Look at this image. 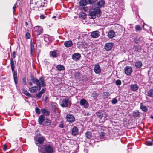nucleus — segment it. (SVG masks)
I'll return each instance as SVG.
<instances>
[{
	"mask_svg": "<svg viewBox=\"0 0 153 153\" xmlns=\"http://www.w3.org/2000/svg\"><path fill=\"white\" fill-rule=\"evenodd\" d=\"M31 81L33 83L36 84L39 88V90H40L42 87H44L46 86L45 81L42 76L39 79L33 77L31 79Z\"/></svg>",
	"mask_w": 153,
	"mask_h": 153,
	"instance_id": "1",
	"label": "nucleus"
},
{
	"mask_svg": "<svg viewBox=\"0 0 153 153\" xmlns=\"http://www.w3.org/2000/svg\"><path fill=\"white\" fill-rule=\"evenodd\" d=\"M101 11L99 8H95L91 9L89 11V14L92 18L94 19L96 16H99L101 15Z\"/></svg>",
	"mask_w": 153,
	"mask_h": 153,
	"instance_id": "2",
	"label": "nucleus"
},
{
	"mask_svg": "<svg viewBox=\"0 0 153 153\" xmlns=\"http://www.w3.org/2000/svg\"><path fill=\"white\" fill-rule=\"evenodd\" d=\"M53 147L49 145L43 146L39 150L40 153H53Z\"/></svg>",
	"mask_w": 153,
	"mask_h": 153,
	"instance_id": "3",
	"label": "nucleus"
},
{
	"mask_svg": "<svg viewBox=\"0 0 153 153\" xmlns=\"http://www.w3.org/2000/svg\"><path fill=\"white\" fill-rule=\"evenodd\" d=\"M97 116L100 119V122H103L105 120V119L107 116V115L104 112H98L96 113Z\"/></svg>",
	"mask_w": 153,
	"mask_h": 153,
	"instance_id": "4",
	"label": "nucleus"
},
{
	"mask_svg": "<svg viewBox=\"0 0 153 153\" xmlns=\"http://www.w3.org/2000/svg\"><path fill=\"white\" fill-rule=\"evenodd\" d=\"M34 140L36 144L38 147H39L43 144L44 141V138L42 137H35Z\"/></svg>",
	"mask_w": 153,
	"mask_h": 153,
	"instance_id": "5",
	"label": "nucleus"
},
{
	"mask_svg": "<svg viewBox=\"0 0 153 153\" xmlns=\"http://www.w3.org/2000/svg\"><path fill=\"white\" fill-rule=\"evenodd\" d=\"M69 99L67 97H65L60 102L61 105L62 107H67L69 102Z\"/></svg>",
	"mask_w": 153,
	"mask_h": 153,
	"instance_id": "6",
	"label": "nucleus"
},
{
	"mask_svg": "<svg viewBox=\"0 0 153 153\" xmlns=\"http://www.w3.org/2000/svg\"><path fill=\"white\" fill-rule=\"evenodd\" d=\"M35 31L37 35H39L43 32L42 27L40 26H36L34 27Z\"/></svg>",
	"mask_w": 153,
	"mask_h": 153,
	"instance_id": "7",
	"label": "nucleus"
},
{
	"mask_svg": "<svg viewBox=\"0 0 153 153\" xmlns=\"http://www.w3.org/2000/svg\"><path fill=\"white\" fill-rule=\"evenodd\" d=\"M66 119V120L69 122H73L75 120V118L74 116L71 114H67Z\"/></svg>",
	"mask_w": 153,
	"mask_h": 153,
	"instance_id": "8",
	"label": "nucleus"
},
{
	"mask_svg": "<svg viewBox=\"0 0 153 153\" xmlns=\"http://www.w3.org/2000/svg\"><path fill=\"white\" fill-rule=\"evenodd\" d=\"M79 103L81 106L85 108H87L89 106L88 103L84 99H82L80 100Z\"/></svg>",
	"mask_w": 153,
	"mask_h": 153,
	"instance_id": "9",
	"label": "nucleus"
},
{
	"mask_svg": "<svg viewBox=\"0 0 153 153\" xmlns=\"http://www.w3.org/2000/svg\"><path fill=\"white\" fill-rule=\"evenodd\" d=\"M114 45V44L111 42L106 43L104 45V49L107 51L110 50Z\"/></svg>",
	"mask_w": 153,
	"mask_h": 153,
	"instance_id": "10",
	"label": "nucleus"
},
{
	"mask_svg": "<svg viewBox=\"0 0 153 153\" xmlns=\"http://www.w3.org/2000/svg\"><path fill=\"white\" fill-rule=\"evenodd\" d=\"M124 71L125 74L127 75H130L132 72V68L129 66H126L125 68Z\"/></svg>",
	"mask_w": 153,
	"mask_h": 153,
	"instance_id": "11",
	"label": "nucleus"
},
{
	"mask_svg": "<svg viewBox=\"0 0 153 153\" xmlns=\"http://www.w3.org/2000/svg\"><path fill=\"white\" fill-rule=\"evenodd\" d=\"M143 40V38L142 37L139 35H136L134 39V41L135 42L137 43L142 42Z\"/></svg>",
	"mask_w": 153,
	"mask_h": 153,
	"instance_id": "12",
	"label": "nucleus"
},
{
	"mask_svg": "<svg viewBox=\"0 0 153 153\" xmlns=\"http://www.w3.org/2000/svg\"><path fill=\"white\" fill-rule=\"evenodd\" d=\"M94 70L96 74H99L101 72V68L98 64H96L95 65Z\"/></svg>",
	"mask_w": 153,
	"mask_h": 153,
	"instance_id": "13",
	"label": "nucleus"
},
{
	"mask_svg": "<svg viewBox=\"0 0 153 153\" xmlns=\"http://www.w3.org/2000/svg\"><path fill=\"white\" fill-rule=\"evenodd\" d=\"M36 0H33L32 3L30 4V5L34 4L37 6V7H41L42 6L41 2L40 0L38 1H36Z\"/></svg>",
	"mask_w": 153,
	"mask_h": 153,
	"instance_id": "14",
	"label": "nucleus"
},
{
	"mask_svg": "<svg viewBox=\"0 0 153 153\" xmlns=\"http://www.w3.org/2000/svg\"><path fill=\"white\" fill-rule=\"evenodd\" d=\"M72 135L73 136H76L79 133V130L76 126H74L73 127L71 131Z\"/></svg>",
	"mask_w": 153,
	"mask_h": 153,
	"instance_id": "15",
	"label": "nucleus"
},
{
	"mask_svg": "<svg viewBox=\"0 0 153 153\" xmlns=\"http://www.w3.org/2000/svg\"><path fill=\"white\" fill-rule=\"evenodd\" d=\"M100 35L99 32L97 30L93 31L91 34V37L93 38H97Z\"/></svg>",
	"mask_w": 153,
	"mask_h": 153,
	"instance_id": "16",
	"label": "nucleus"
},
{
	"mask_svg": "<svg viewBox=\"0 0 153 153\" xmlns=\"http://www.w3.org/2000/svg\"><path fill=\"white\" fill-rule=\"evenodd\" d=\"M81 57L80 54L78 53H75L72 55V59L75 60H79Z\"/></svg>",
	"mask_w": 153,
	"mask_h": 153,
	"instance_id": "17",
	"label": "nucleus"
},
{
	"mask_svg": "<svg viewBox=\"0 0 153 153\" xmlns=\"http://www.w3.org/2000/svg\"><path fill=\"white\" fill-rule=\"evenodd\" d=\"M108 36L110 38H112L115 36V32L112 30H110L108 33Z\"/></svg>",
	"mask_w": 153,
	"mask_h": 153,
	"instance_id": "18",
	"label": "nucleus"
},
{
	"mask_svg": "<svg viewBox=\"0 0 153 153\" xmlns=\"http://www.w3.org/2000/svg\"><path fill=\"white\" fill-rule=\"evenodd\" d=\"M39 88L37 86H34L29 88V91L32 93H35L39 90Z\"/></svg>",
	"mask_w": 153,
	"mask_h": 153,
	"instance_id": "19",
	"label": "nucleus"
},
{
	"mask_svg": "<svg viewBox=\"0 0 153 153\" xmlns=\"http://www.w3.org/2000/svg\"><path fill=\"white\" fill-rule=\"evenodd\" d=\"M105 4V2L104 0H101L99 1L97 3V6L98 7L97 8H99L104 6Z\"/></svg>",
	"mask_w": 153,
	"mask_h": 153,
	"instance_id": "20",
	"label": "nucleus"
},
{
	"mask_svg": "<svg viewBox=\"0 0 153 153\" xmlns=\"http://www.w3.org/2000/svg\"><path fill=\"white\" fill-rule=\"evenodd\" d=\"M45 91V90L44 89H42L40 91L36 94V97L39 99L40 98L42 95L44 93Z\"/></svg>",
	"mask_w": 153,
	"mask_h": 153,
	"instance_id": "21",
	"label": "nucleus"
},
{
	"mask_svg": "<svg viewBox=\"0 0 153 153\" xmlns=\"http://www.w3.org/2000/svg\"><path fill=\"white\" fill-rule=\"evenodd\" d=\"M64 45L66 47H69L72 45L73 43L71 41H67L65 42Z\"/></svg>",
	"mask_w": 153,
	"mask_h": 153,
	"instance_id": "22",
	"label": "nucleus"
},
{
	"mask_svg": "<svg viewBox=\"0 0 153 153\" xmlns=\"http://www.w3.org/2000/svg\"><path fill=\"white\" fill-rule=\"evenodd\" d=\"M88 0H81L79 2L80 5L83 6H86L88 4V2L87 1Z\"/></svg>",
	"mask_w": 153,
	"mask_h": 153,
	"instance_id": "23",
	"label": "nucleus"
},
{
	"mask_svg": "<svg viewBox=\"0 0 153 153\" xmlns=\"http://www.w3.org/2000/svg\"><path fill=\"white\" fill-rule=\"evenodd\" d=\"M51 123V121L50 120L48 119H45L42 124L44 126H48L50 125Z\"/></svg>",
	"mask_w": 153,
	"mask_h": 153,
	"instance_id": "24",
	"label": "nucleus"
},
{
	"mask_svg": "<svg viewBox=\"0 0 153 153\" xmlns=\"http://www.w3.org/2000/svg\"><path fill=\"white\" fill-rule=\"evenodd\" d=\"M138 88V86L136 84H133L131 85V89L133 91H136Z\"/></svg>",
	"mask_w": 153,
	"mask_h": 153,
	"instance_id": "25",
	"label": "nucleus"
},
{
	"mask_svg": "<svg viewBox=\"0 0 153 153\" xmlns=\"http://www.w3.org/2000/svg\"><path fill=\"white\" fill-rule=\"evenodd\" d=\"M45 120L43 115H41L39 118V122L40 125H42L43 123L44 120Z\"/></svg>",
	"mask_w": 153,
	"mask_h": 153,
	"instance_id": "26",
	"label": "nucleus"
},
{
	"mask_svg": "<svg viewBox=\"0 0 153 153\" xmlns=\"http://www.w3.org/2000/svg\"><path fill=\"white\" fill-rule=\"evenodd\" d=\"M142 62L140 61L137 62L135 63V65L137 68H140L142 66Z\"/></svg>",
	"mask_w": 153,
	"mask_h": 153,
	"instance_id": "27",
	"label": "nucleus"
},
{
	"mask_svg": "<svg viewBox=\"0 0 153 153\" xmlns=\"http://www.w3.org/2000/svg\"><path fill=\"white\" fill-rule=\"evenodd\" d=\"M13 78L14 82L16 84L17 83V72L16 71H14L13 72Z\"/></svg>",
	"mask_w": 153,
	"mask_h": 153,
	"instance_id": "28",
	"label": "nucleus"
},
{
	"mask_svg": "<svg viewBox=\"0 0 153 153\" xmlns=\"http://www.w3.org/2000/svg\"><path fill=\"white\" fill-rule=\"evenodd\" d=\"M50 55L53 57H57L56 51L55 50H54L53 51H51L50 52Z\"/></svg>",
	"mask_w": 153,
	"mask_h": 153,
	"instance_id": "29",
	"label": "nucleus"
},
{
	"mask_svg": "<svg viewBox=\"0 0 153 153\" xmlns=\"http://www.w3.org/2000/svg\"><path fill=\"white\" fill-rule=\"evenodd\" d=\"M41 111L42 113L44 114L46 116H48L50 114V112L48 110L45 109H41Z\"/></svg>",
	"mask_w": 153,
	"mask_h": 153,
	"instance_id": "30",
	"label": "nucleus"
},
{
	"mask_svg": "<svg viewBox=\"0 0 153 153\" xmlns=\"http://www.w3.org/2000/svg\"><path fill=\"white\" fill-rule=\"evenodd\" d=\"M147 95L150 97H153V89H150L147 92Z\"/></svg>",
	"mask_w": 153,
	"mask_h": 153,
	"instance_id": "31",
	"label": "nucleus"
},
{
	"mask_svg": "<svg viewBox=\"0 0 153 153\" xmlns=\"http://www.w3.org/2000/svg\"><path fill=\"white\" fill-rule=\"evenodd\" d=\"M56 69L59 71L63 70L65 69L63 66L61 65H59L56 66Z\"/></svg>",
	"mask_w": 153,
	"mask_h": 153,
	"instance_id": "32",
	"label": "nucleus"
},
{
	"mask_svg": "<svg viewBox=\"0 0 153 153\" xmlns=\"http://www.w3.org/2000/svg\"><path fill=\"white\" fill-rule=\"evenodd\" d=\"M85 135L87 138L90 139L92 137V134L91 132L87 131L85 133Z\"/></svg>",
	"mask_w": 153,
	"mask_h": 153,
	"instance_id": "33",
	"label": "nucleus"
},
{
	"mask_svg": "<svg viewBox=\"0 0 153 153\" xmlns=\"http://www.w3.org/2000/svg\"><path fill=\"white\" fill-rule=\"evenodd\" d=\"M139 112L138 111H134L133 113V116L135 117H137L139 116Z\"/></svg>",
	"mask_w": 153,
	"mask_h": 153,
	"instance_id": "34",
	"label": "nucleus"
},
{
	"mask_svg": "<svg viewBox=\"0 0 153 153\" xmlns=\"http://www.w3.org/2000/svg\"><path fill=\"white\" fill-rule=\"evenodd\" d=\"M140 108L143 111L146 112L147 111V108L144 105L141 104Z\"/></svg>",
	"mask_w": 153,
	"mask_h": 153,
	"instance_id": "35",
	"label": "nucleus"
},
{
	"mask_svg": "<svg viewBox=\"0 0 153 153\" xmlns=\"http://www.w3.org/2000/svg\"><path fill=\"white\" fill-rule=\"evenodd\" d=\"M110 94L108 92H105L103 93V96L104 98H107L110 95Z\"/></svg>",
	"mask_w": 153,
	"mask_h": 153,
	"instance_id": "36",
	"label": "nucleus"
},
{
	"mask_svg": "<svg viewBox=\"0 0 153 153\" xmlns=\"http://www.w3.org/2000/svg\"><path fill=\"white\" fill-rule=\"evenodd\" d=\"M75 78L77 79H79L80 78V74L79 72H76L75 74Z\"/></svg>",
	"mask_w": 153,
	"mask_h": 153,
	"instance_id": "37",
	"label": "nucleus"
},
{
	"mask_svg": "<svg viewBox=\"0 0 153 153\" xmlns=\"http://www.w3.org/2000/svg\"><path fill=\"white\" fill-rule=\"evenodd\" d=\"M98 95L95 91H94L92 94V96L94 99L97 98L98 97Z\"/></svg>",
	"mask_w": 153,
	"mask_h": 153,
	"instance_id": "38",
	"label": "nucleus"
},
{
	"mask_svg": "<svg viewBox=\"0 0 153 153\" xmlns=\"http://www.w3.org/2000/svg\"><path fill=\"white\" fill-rule=\"evenodd\" d=\"M136 30L137 31H141L142 30V29L140 26L137 25L135 27Z\"/></svg>",
	"mask_w": 153,
	"mask_h": 153,
	"instance_id": "39",
	"label": "nucleus"
},
{
	"mask_svg": "<svg viewBox=\"0 0 153 153\" xmlns=\"http://www.w3.org/2000/svg\"><path fill=\"white\" fill-rule=\"evenodd\" d=\"M145 144L148 146H152L153 144V143L151 141H147L146 142Z\"/></svg>",
	"mask_w": 153,
	"mask_h": 153,
	"instance_id": "40",
	"label": "nucleus"
},
{
	"mask_svg": "<svg viewBox=\"0 0 153 153\" xmlns=\"http://www.w3.org/2000/svg\"><path fill=\"white\" fill-rule=\"evenodd\" d=\"M24 93L25 95L28 97H31V95L26 90L24 91Z\"/></svg>",
	"mask_w": 153,
	"mask_h": 153,
	"instance_id": "41",
	"label": "nucleus"
},
{
	"mask_svg": "<svg viewBox=\"0 0 153 153\" xmlns=\"http://www.w3.org/2000/svg\"><path fill=\"white\" fill-rule=\"evenodd\" d=\"M49 37L48 35H45L44 36V39L46 42H48L49 41Z\"/></svg>",
	"mask_w": 153,
	"mask_h": 153,
	"instance_id": "42",
	"label": "nucleus"
},
{
	"mask_svg": "<svg viewBox=\"0 0 153 153\" xmlns=\"http://www.w3.org/2000/svg\"><path fill=\"white\" fill-rule=\"evenodd\" d=\"M117 99L115 98H113L111 101V102L113 104H114L117 103Z\"/></svg>",
	"mask_w": 153,
	"mask_h": 153,
	"instance_id": "43",
	"label": "nucleus"
},
{
	"mask_svg": "<svg viewBox=\"0 0 153 153\" xmlns=\"http://www.w3.org/2000/svg\"><path fill=\"white\" fill-rule=\"evenodd\" d=\"M98 0H88L87 1L89 4H92L95 2L97 1Z\"/></svg>",
	"mask_w": 153,
	"mask_h": 153,
	"instance_id": "44",
	"label": "nucleus"
},
{
	"mask_svg": "<svg viewBox=\"0 0 153 153\" xmlns=\"http://www.w3.org/2000/svg\"><path fill=\"white\" fill-rule=\"evenodd\" d=\"M79 16L83 18H84L86 17V14L84 13H81L79 14Z\"/></svg>",
	"mask_w": 153,
	"mask_h": 153,
	"instance_id": "45",
	"label": "nucleus"
},
{
	"mask_svg": "<svg viewBox=\"0 0 153 153\" xmlns=\"http://www.w3.org/2000/svg\"><path fill=\"white\" fill-rule=\"evenodd\" d=\"M116 84L117 85H121V82L120 80H117L116 81Z\"/></svg>",
	"mask_w": 153,
	"mask_h": 153,
	"instance_id": "46",
	"label": "nucleus"
},
{
	"mask_svg": "<svg viewBox=\"0 0 153 153\" xmlns=\"http://www.w3.org/2000/svg\"><path fill=\"white\" fill-rule=\"evenodd\" d=\"M34 46L32 43L31 44V51L30 53L31 54H32V52L34 50Z\"/></svg>",
	"mask_w": 153,
	"mask_h": 153,
	"instance_id": "47",
	"label": "nucleus"
},
{
	"mask_svg": "<svg viewBox=\"0 0 153 153\" xmlns=\"http://www.w3.org/2000/svg\"><path fill=\"white\" fill-rule=\"evenodd\" d=\"M35 111L36 113L38 114H39L40 113V109L38 108H36Z\"/></svg>",
	"mask_w": 153,
	"mask_h": 153,
	"instance_id": "48",
	"label": "nucleus"
},
{
	"mask_svg": "<svg viewBox=\"0 0 153 153\" xmlns=\"http://www.w3.org/2000/svg\"><path fill=\"white\" fill-rule=\"evenodd\" d=\"M10 63L11 66H14V61L13 59L12 58H11L10 59Z\"/></svg>",
	"mask_w": 153,
	"mask_h": 153,
	"instance_id": "49",
	"label": "nucleus"
},
{
	"mask_svg": "<svg viewBox=\"0 0 153 153\" xmlns=\"http://www.w3.org/2000/svg\"><path fill=\"white\" fill-rule=\"evenodd\" d=\"M25 36H26V39H29L30 36V34L29 33H28V32H27L25 34Z\"/></svg>",
	"mask_w": 153,
	"mask_h": 153,
	"instance_id": "50",
	"label": "nucleus"
},
{
	"mask_svg": "<svg viewBox=\"0 0 153 153\" xmlns=\"http://www.w3.org/2000/svg\"><path fill=\"white\" fill-rule=\"evenodd\" d=\"M23 83L24 85H26V78L25 77H24L23 79Z\"/></svg>",
	"mask_w": 153,
	"mask_h": 153,
	"instance_id": "51",
	"label": "nucleus"
},
{
	"mask_svg": "<svg viewBox=\"0 0 153 153\" xmlns=\"http://www.w3.org/2000/svg\"><path fill=\"white\" fill-rule=\"evenodd\" d=\"M59 127L61 128H63L64 127V125L63 123H61L59 125Z\"/></svg>",
	"mask_w": 153,
	"mask_h": 153,
	"instance_id": "52",
	"label": "nucleus"
},
{
	"mask_svg": "<svg viewBox=\"0 0 153 153\" xmlns=\"http://www.w3.org/2000/svg\"><path fill=\"white\" fill-rule=\"evenodd\" d=\"M16 3H15V4H14L13 7V12H14L15 10V8L16 7Z\"/></svg>",
	"mask_w": 153,
	"mask_h": 153,
	"instance_id": "53",
	"label": "nucleus"
},
{
	"mask_svg": "<svg viewBox=\"0 0 153 153\" xmlns=\"http://www.w3.org/2000/svg\"><path fill=\"white\" fill-rule=\"evenodd\" d=\"M16 52L14 51L13 53H12V57L14 58L15 57Z\"/></svg>",
	"mask_w": 153,
	"mask_h": 153,
	"instance_id": "54",
	"label": "nucleus"
},
{
	"mask_svg": "<svg viewBox=\"0 0 153 153\" xmlns=\"http://www.w3.org/2000/svg\"><path fill=\"white\" fill-rule=\"evenodd\" d=\"M7 146L5 145H4V148H3V150L4 151H6L7 149Z\"/></svg>",
	"mask_w": 153,
	"mask_h": 153,
	"instance_id": "55",
	"label": "nucleus"
},
{
	"mask_svg": "<svg viewBox=\"0 0 153 153\" xmlns=\"http://www.w3.org/2000/svg\"><path fill=\"white\" fill-rule=\"evenodd\" d=\"M45 17V16L44 15H41L40 16V18L42 19H44Z\"/></svg>",
	"mask_w": 153,
	"mask_h": 153,
	"instance_id": "56",
	"label": "nucleus"
},
{
	"mask_svg": "<svg viewBox=\"0 0 153 153\" xmlns=\"http://www.w3.org/2000/svg\"><path fill=\"white\" fill-rule=\"evenodd\" d=\"M12 71L13 72L14 70V66H11Z\"/></svg>",
	"mask_w": 153,
	"mask_h": 153,
	"instance_id": "57",
	"label": "nucleus"
},
{
	"mask_svg": "<svg viewBox=\"0 0 153 153\" xmlns=\"http://www.w3.org/2000/svg\"><path fill=\"white\" fill-rule=\"evenodd\" d=\"M104 133L102 132L101 134H100V136L101 137H103L104 136Z\"/></svg>",
	"mask_w": 153,
	"mask_h": 153,
	"instance_id": "58",
	"label": "nucleus"
},
{
	"mask_svg": "<svg viewBox=\"0 0 153 153\" xmlns=\"http://www.w3.org/2000/svg\"><path fill=\"white\" fill-rule=\"evenodd\" d=\"M28 25V24L27 22H25V25L26 27H27V25Z\"/></svg>",
	"mask_w": 153,
	"mask_h": 153,
	"instance_id": "59",
	"label": "nucleus"
},
{
	"mask_svg": "<svg viewBox=\"0 0 153 153\" xmlns=\"http://www.w3.org/2000/svg\"><path fill=\"white\" fill-rule=\"evenodd\" d=\"M32 83H33L32 82H30V85H32Z\"/></svg>",
	"mask_w": 153,
	"mask_h": 153,
	"instance_id": "60",
	"label": "nucleus"
},
{
	"mask_svg": "<svg viewBox=\"0 0 153 153\" xmlns=\"http://www.w3.org/2000/svg\"><path fill=\"white\" fill-rule=\"evenodd\" d=\"M151 118L153 119V116L151 115L150 117Z\"/></svg>",
	"mask_w": 153,
	"mask_h": 153,
	"instance_id": "61",
	"label": "nucleus"
},
{
	"mask_svg": "<svg viewBox=\"0 0 153 153\" xmlns=\"http://www.w3.org/2000/svg\"><path fill=\"white\" fill-rule=\"evenodd\" d=\"M145 25H146V24H143V27H144Z\"/></svg>",
	"mask_w": 153,
	"mask_h": 153,
	"instance_id": "62",
	"label": "nucleus"
},
{
	"mask_svg": "<svg viewBox=\"0 0 153 153\" xmlns=\"http://www.w3.org/2000/svg\"><path fill=\"white\" fill-rule=\"evenodd\" d=\"M55 17H56L55 16H54L53 17V18H55Z\"/></svg>",
	"mask_w": 153,
	"mask_h": 153,
	"instance_id": "63",
	"label": "nucleus"
},
{
	"mask_svg": "<svg viewBox=\"0 0 153 153\" xmlns=\"http://www.w3.org/2000/svg\"><path fill=\"white\" fill-rule=\"evenodd\" d=\"M152 101H153V100H152Z\"/></svg>",
	"mask_w": 153,
	"mask_h": 153,
	"instance_id": "64",
	"label": "nucleus"
}]
</instances>
